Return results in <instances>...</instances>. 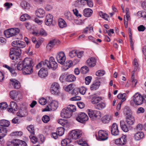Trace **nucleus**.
Listing matches in <instances>:
<instances>
[{"label":"nucleus","mask_w":146,"mask_h":146,"mask_svg":"<svg viewBox=\"0 0 146 146\" xmlns=\"http://www.w3.org/2000/svg\"><path fill=\"white\" fill-rule=\"evenodd\" d=\"M33 62L30 58H26L22 62H19L17 65V69L19 70H22L24 75L30 74L33 71Z\"/></svg>","instance_id":"obj_1"},{"label":"nucleus","mask_w":146,"mask_h":146,"mask_svg":"<svg viewBox=\"0 0 146 146\" xmlns=\"http://www.w3.org/2000/svg\"><path fill=\"white\" fill-rule=\"evenodd\" d=\"M145 95H142L139 93L135 94L130 102V104L133 106L135 104L136 105H139L142 104L144 101Z\"/></svg>","instance_id":"obj_2"},{"label":"nucleus","mask_w":146,"mask_h":146,"mask_svg":"<svg viewBox=\"0 0 146 146\" xmlns=\"http://www.w3.org/2000/svg\"><path fill=\"white\" fill-rule=\"evenodd\" d=\"M21 53V50L19 48H11L9 53L10 57L14 62H17L19 59V56Z\"/></svg>","instance_id":"obj_3"},{"label":"nucleus","mask_w":146,"mask_h":146,"mask_svg":"<svg viewBox=\"0 0 146 146\" xmlns=\"http://www.w3.org/2000/svg\"><path fill=\"white\" fill-rule=\"evenodd\" d=\"M45 61V66L46 68H51L52 69L54 70H55L58 67L57 63L55 60L54 58L52 56L50 57L49 59V60H46Z\"/></svg>","instance_id":"obj_4"},{"label":"nucleus","mask_w":146,"mask_h":146,"mask_svg":"<svg viewBox=\"0 0 146 146\" xmlns=\"http://www.w3.org/2000/svg\"><path fill=\"white\" fill-rule=\"evenodd\" d=\"M87 111L89 117L93 120L100 119L102 117V113L99 111L88 109Z\"/></svg>","instance_id":"obj_5"},{"label":"nucleus","mask_w":146,"mask_h":146,"mask_svg":"<svg viewBox=\"0 0 146 146\" xmlns=\"http://www.w3.org/2000/svg\"><path fill=\"white\" fill-rule=\"evenodd\" d=\"M82 133L80 130H73L69 133L68 138L70 139L76 140L82 136Z\"/></svg>","instance_id":"obj_6"},{"label":"nucleus","mask_w":146,"mask_h":146,"mask_svg":"<svg viewBox=\"0 0 146 146\" xmlns=\"http://www.w3.org/2000/svg\"><path fill=\"white\" fill-rule=\"evenodd\" d=\"M19 29L18 28H12L9 29L4 31V35L7 38L15 36L19 32Z\"/></svg>","instance_id":"obj_7"},{"label":"nucleus","mask_w":146,"mask_h":146,"mask_svg":"<svg viewBox=\"0 0 146 146\" xmlns=\"http://www.w3.org/2000/svg\"><path fill=\"white\" fill-rule=\"evenodd\" d=\"M76 119L78 122L81 123H83L88 120V117L85 113L80 112L77 114Z\"/></svg>","instance_id":"obj_8"},{"label":"nucleus","mask_w":146,"mask_h":146,"mask_svg":"<svg viewBox=\"0 0 146 146\" xmlns=\"http://www.w3.org/2000/svg\"><path fill=\"white\" fill-rule=\"evenodd\" d=\"M58 102L57 101L55 100H53L49 104L50 108H49L48 106L47 107L43 110V111H50V110L52 111H54L56 110L58 107Z\"/></svg>","instance_id":"obj_9"},{"label":"nucleus","mask_w":146,"mask_h":146,"mask_svg":"<svg viewBox=\"0 0 146 146\" xmlns=\"http://www.w3.org/2000/svg\"><path fill=\"white\" fill-rule=\"evenodd\" d=\"M56 58L59 63L61 64H64L66 59L64 53L62 51L59 52L57 54Z\"/></svg>","instance_id":"obj_10"},{"label":"nucleus","mask_w":146,"mask_h":146,"mask_svg":"<svg viewBox=\"0 0 146 146\" xmlns=\"http://www.w3.org/2000/svg\"><path fill=\"white\" fill-rule=\"evenodd\" d=\"M133 66L134 67V70L132 72V74L131 77L132 82L133 84H135L134 86H135L136 84L137 83V80L136 79H135L134 77V73L135 71L137 70L138 69V64L137 61V59L135 58L134 59Z\"/></svg>","instance_id":"obj_11"},{"label":"nucleus","mask_w":146,"mask_h":146,"mask_svg":"<svg viewBox=\"0 0 146 146\" xmlns=\"http://www.w3.org/2000/svg\"><path fill=\"white\" fill-rule=\"evenodd\" d=\"M60 88V85L58 83L56 82L53 83L51 86L50 89L51 93L54 95H58Z\"/></svg>","instance_id":"obj_12"},{"label":"nucleus","mask_w":146,"mask_h":146,"mask_svg":"<svg viewBox=\"0 0 146 146\" xmlns=\"http://www.w3.org/2000/svg\"><path fill=\"white\" fill-rule=\"evenodd\" d=\"M127 142L126 136L123 135L119 138L116 140L115 143L118 145L123 146L125 145Z\"/></svg>","instance_id":"obj_13"},{"label":"nucleus","mask_w":146,"mask_h":146,"mask_svg":"<svg viewBox=\"0 0 146 146\" xmlns=\"http://www.w3.org/2000/svg\"><path fill=\"white\" fill-rule=\"evenodd\" d=\"M98 135L99 138L102 141L107 140L108 138V133L106 131L101 130L98 132Z\"/></svg>","instance_id":"obj_14"},{"label":"nucleus","mask_w":146,"mask_h":146,"mask_svg":"<svg viewBox=\"0 0 146 146\" xmlns=\"http://www.w3.org/2000/svg\"><path fill=\"white\" fill-rule=\"evenodd\" d=\"M72 113L68 109L65 108L63 109L62 111L61 115V117L64 118H69L72 115Z\"/></svg>","instance_id":"obj_15"},{"label":"nucleus","mask_w":146,"mask_h":146,"mask_svg":"<svg viewBox=\"0 0 146 146\" xmlns=\"http://www.w3.org/2000/svg\"><path fill=\"white\" fill-rule=\"evenodd\" d=\"M12 141V146H27L25 141L19 139H14Z\"/></svg>","instance_id":"obj_16"},{"label":"nucleus","mask_w":146,"mask_h":146,"mask_svg":"<svg viewBox=\"0 0 146 146\" xmlns=\"http://www.w3.org/2000/svg\"><path fill=\"white\" fill-rule=\"evenodd\" d=\"M10 108H8V111L10 113H14V111H17L18 109V106L14 101H11L10 104Z\"/></svg>","instance_id":"obj_17"},{"label":"nucleus","mask_w":146,"mask_h":146,"mask_svg":"<svg viewBox=\"0 0 146 146\" xmlns=\"http://www.w3.org/2000/svg\"><path fill=\"white\" fill-rule=\"evenodd\" d=\"M16 114L20 117H24L27 115V110L25 108H21L19 109Z\"/></svg>","instance_id":"obj_18"},{"label":"nucleus","mask_w":146,"mask_h":146,"mask_svg":"<svg viewBox=\"0 0 146 146\" xmlns=\"http://www.w3.org/2000/svg\"><path fill=\"white\" fill-rule=\"evenodd\" d=\"M53 18V16L51 14H49L47 15L45 20V24L48 26L52 25Z\"/></svg>","instance_id":"obj_19"},{"label":"nucleus","mask_w":146,"mask_h":146,"mask_svg":"<svg viewBox=\"0 0 146 146\" xmlns=\"http://www.w3.org/2000/svg\"><path fill=\"white\" fill-rule=\"evenodd\" d=\"M111 133L114 135H117L119 134V131L117 124L115 123H114L112 125Z\"/></svg>","instance_id":"obj_20"},{"label":"nucleus","mask_w":146,"mask_h":146,"mask_svg":"<svg viewBox=\"0 0 146 146\" xmlns=\"http://www.w3.org/2000/svg\"><path fill=\"white\" fill-rule=\"evenodd\" d=\"M96 62V59L94 57H91L87 60L86 63L88 66L90 68L94 67Z\"/></svg>","instance_id":"obj_21"},{"label":"nucleus","mask_w":146,"mask_h":146,"mask_svg":"<svg viewBox=\"0 0 146 146\" xmlns=\"http://www.w3.org/2000/svg\"><path fill=\"white\" fill-rule=\"evenodd\" d=\"M11 84L13 88L16 89H19L21 87V84L19 81L15 79H11L10 80Z\"/></svg>","instance_id":"obj_22"},{"label":"nucleus","mask_w":146,"mask_h":146,"mask_svg":"<svg viewBox=\"0 0 146 146\" xmlns=\"http://www.w3.org/2000/svg\"><path fill=\"white\" fill-rule=\"evenodd\" d=\"M60 41L58 40H54L50 41L46 46V48L48 50H50L58 42L59 44Z\"/></svg>","instance_id":"obj_23"},{"label":"nucleus","mask_w":146,"mask_h":146,"mask_svg":"<svg viewBox=\"0 0 146 146\" xmlns=\"http://www.w3.org/2000/svg\"><path fill=\"white\" fill-rule=\"evenodd\" d=\"M46 69V68H44V67H43L41 68L39 71L38 74L40 77L43 78L47 76L48 72Z\"/></svg>","instance_id":"obj_24"},{"label":"nucleus","mask_w":146,"mask_h":146,"mask_svg":"<svg viewBox=\"0 0 146 146\" xmlns=\"http://www.w3.org/2000/svg\"><path fill=\"white\" fill-rule=\"evenodd\" d=\"M126 123L129 125H133L135 121V119L133 115H128L126 117Z\"/></svg>","instance_id":"obj_25"},{"label":"nucleus","mask_w":146,"mask_h":146,"mask_svg":"<svg viewBox=\"0 0 146 146\" xmlns=\"http://www.w3.org/2000/svg\"><path fill=\"white\" fill-rule=\"evenodd\" d=\"M83 13L84 16L89 17L92 14L93 11L90 8H86L83 10Z\"/></svg>","instance_id":"obj_26"},{"label":"nucleus","mask_w":146,"mask_h":146,"mask_svg":"<svg viewBox=\"0 0 146 146\" xmlns=\"http://www.w3.org/2000/svg\"><path fill=\"white\" fill-rule=\"evenodd\" d=\"M102 99V97L93 96L91 100V102L92 104H95L99 102Z\"/></svg>","instance_id":"obj_27"},{"label":"nucleus","mask_w":146,"mask_h":146,"mask_svg":"<svg viewBox=\"0 0 146 146\" xmlns=\"http://www.w3.org/2000/svg\"><path fill=\"white\" fill-rule=\"evenodd\" d=\"M58 24L60 28H63L66 27L67 25L66 22L62 18H59L58 21Z\"/></svg>","instance_id":"obj_28"},{"label":"nucleus","mask_w":146,"mask_h":146,"mask_svg":"<svg viewBox=\"0 0 146 146\" xmlns=\"http://www.w3.org/2000/svg\"><path fill=\"white\" fill-rule=\"evenodd\" d=\"M65 18L69 21L73 20L74 17L72 14L69 11H66L64 13Z\"/></svg>","instance_id":"obj_29"},{"label":"nucleus","mask_w":146,"mask_h":146,"mask_svg":"<svg viewBox=\"0 0 146 146\" xmlns=\"http://www.w3.org/2000/svg\"><path fill=\"white\" fill-rule=\"evenodd\" d=\"M45 13L44 10L42 9H39L36 11L35 14L36 16L40 18H42Z\"/></svg>","instance_id":"obj_30"},{"label":"nucleus","mask_w":146,"mask_h":146,"mask_svg":"<svg viewBox=\"0 0 146 146\" xmlns=\"http://www.w3.org/2000/svg\"><path fill=\"white\" fill-rule=\"evenodd\" d=\"M144 135V134L143 132H138L135 134L134 138L137 141L139 140L143 137Z\"/></svg>","instance_id":"obj_31"},{"label":"nucleus","mask_w":146,"mask_h":146,"mask_svg":"<svg viewBox=\"0 0 146 146\" xmlns=\"http://www.w3.org/2000/svg\"><path fill=\"white\" fill-rule=\"evenodd\" d=\"M19 94L16 92L15 90H13L10 92V98L14 100H16L17 98V96L19 95Z\"/></svg>","instance_id":"obj_32"},{"label":"nucleus","mask_w":146,"mask_h":146,"mask_svg":"<svg viewBox=\"0 0 146 146\" xmlns=\"http://www.w3.org/2000/svg\"><path fill=\"white\" fill-rule=\"evenodd\" d=\"M100 82H94L90 87V89L92 90H95L97 89L99 87Z\"/></svg>","instance_id":"obj_33"},{"label":"nucleus","mask_w":146,"mask_h":146,"mask_svg":"<svg viewBox=\"0 0 146 146\" xmlns=\"http://www.w3.org/2000/svg\"><path fill=\"white\" fill-rule=\"evenodd\" d=\"M10 125V122L8 120L5 119L0 120V126L8 127Z\"/></svg>","instance_id":"obj_34"},{"label":"nucleus","mask_w":146,"mask_h":146,"mask_svg":"<svg viewBox=\"0 0 146 146\" xmlns=\"http://www.w3.org/2000/svg\"><path fill=\"white\" fill-rule=\"evenodd\" d=\"M7 133V130L6 128L0 127V136L2 138L4 137L6 135Z\"/></svg>","instance_id":"obj_35"},{"label":"nucleus","mask_w":146,"mask_h":146,"mask_svg":"<svg viewBox=\"0 0 146 146\" xmlns=\"http://www.w3.org/2000/svg\"><path fill=\"white\" fill-rule=\"evenodd\" d=\"M123 113L125 115H131V111L129 107L128 106H125L124 108Z\"/></svg>","instance_id":"obj_36"},{"label":"nucleus","mask_w":146,"mask_h":146,"mask_svg":"<svg viewBox=\"0 0 146 146\" xmlns=\"http://www.w3.org/2000/svg\"><path fill=\"white\" fill-rule=\"evenodd\" d=\"M106 106V104L104 102L99 103L95 106L96 109L98 110H101L104 108Z\"/></svg>","instance_id":"obj_37"},{"label":"nucleus","mask_w":146,"mask_h":146,"mask_svg":"<svg viewBox=\"0 0 146 146\" xmlns=\"http://www.w3.org/2000/svg\"><path fill=\"white\" fill-rule=\"evenodd\" d=\"M66 79L67 82H72L76 80V77L72 74H69L66 76Z\"/></svg>","instance_id":"obj_38"},{"label":"nucleus","mask_w":146,"mask_h":146,"mask_svg":"<svg viewBox=\"0 0 146 146\" xmlns=\"http://www.w3.org/2000/svg\"><path fill=\"white\" fill-rule=\"evenodd\" d=\"M120 124L121 129L124 132H127L128 131V128L123 121H121Z\"/></svg>","instance_id":"obj_39"},{"label":"nucleus","mask_w":146,"mask_h":146,"mask_svg":"<svg viewBox=\"0 0 146 146\" xmlns=\"http://www.w3.org/2000/svg\"><path fill=\"white\" fill-rule=\"evenodd\" d=\"M5 67L7 68L9 71L11 72L13 76H15L17 75V73L15 72V70L13 68L8 65L5 64L4 65Z\"/></svg>","instance_id":"obj_40"},{"label":"nucleus","mask_w":146,"mask_h":146,"mask_svg":"<svg viewBox=\"0 0 146 146\" xmlns=\"http://www.w3.org/2000/svg\"><path fill=\"white\" fill-rule=\"evenodd\" d=\"M111 115H107L103 117L102 118V121L104 123H108L111 119Z\"/></svg>","instance_id":"obj_41"},{"label":"nucleus","mask_w":146,"mask_h":146,"mask_svg":"<svg viewBox=\"0 0 146 146\" xmlns=\"http://www.w3.org/2000/svg\"><path fill=\"white\" fill-rule=\"evenodd\" d=\"M30 16L27 14H25L22 15L20 17V20L24 21L26 20L29 19H30Z\"/></svg>","instance_id":"obj_42"},{"label":"nucleus","mask_w":146,"mask_h":146,"mask_svg":"<svg viewBox=\"0 0 146 146\" xmlns=\"http://www.w3.org/2000/svg\"><path fill=\"white\" fill-rule=\"evenodd\" d=\"M67 110H68L69 111L71 112V113L73 112H74L76 110V106L72 105H69L66 108H65Z\"/></svg>","instance_id":"obj_43"},{"label":"nucleus","mask_w":146,"mask_h":146,"mask_svg":"<svg viewBox=\"0 0 146 146\" xmlns=\"http://www.w3.org/2000/svg\"><path fill=\"white\" fill-rule=\"evenodd\" d=\"M58 122L59 124L63 126L64 127H67V123L66 121H65L64 119H60L58 120Z\"/></svg>","instance_id":"obj_44"},{"label":"nucleus","mask_w":146,"mask_h":146,"mask_svg":"<svg viewBox=\"0 0 146 146\" xmlns=\"http://www.w3.org/2000/svg\"><path fill=\"white\" fill-rule=\"evenodd\" d=\"M126 95H127L125 93L119 94L118 95L117 97L118 99H121V102H122L126 100L125 97Z\"/></svg>","instance_id":"obj_45"},{"label":"nucleus","mask_w":146,"mask_h":146,"mask_svg":"<svg viewBox=\"0 0 146 146\" xmlns=\"http://www.w3.org/2000/svg\"><path fill=\"white\" fill-rule=\"evenodd\" d=\"M70 139L66 138L63 139L61 141V145L62 146H66L70 142Z\"/></svg>","instance_id":"obj_46"},{"label":"nucleus","mask_w":146,"mask_h":146,"mask_svg":"<svg viewBox=\"0 0 146 146\" xmlns=\"http://www.w3.org/2000/svg\"><path fill=\"white\" fill-rule=\"evenodd\" d=\"M64 128L60 127L57 128V131L58 133V135L59 136L62 135L64 133Z\"/></svg>","instance_id":"obj_47"},{"label":"nucleus","mask_w":146,"mask_h":146,"mask_svg":"<svg viewBox=\"0 0 146 146\" xmlns=\"http://www.w3.org/2000/svg\"><path fill=\"white\" fill-rule=\"evenodd\" d=\"M27 129L29 132L31 133V135H35L34 129L33 125H30L28 126L27 127Z\"/></svg>","instance_id":"obj_48"},{"label":"nucleus","mask_w":146,"mask_h":146,"mask_svg":"<svg viewBox=\"0 0 146 146\" xmlns=\"http://www.w3.org/2000/svg\"><path fill=\"white\" fill-rule=\"evenodd\" d=\"M21 5L24 9L29 8V4L25 1H22L21 3Z\"/></svg>","instance_id":"obj_49"},{"label":"nucleus","mask_w":146,"mask_h":146,"mask_svg":"<svg viewBox=\"0 0 146 146\" xmlns=\"http://www.w3.org/2000/svg\"><path fill=\"white\" fill-rule=\"evenodd\" d=\"M73 66L72 61L71 60H68L66 61V64L65 65L66 69H68V68H70Z\"/></svg>","instance_id":"obj_50"},{"label":"nucleus","mask_w":146,"mask_h":146,"mask_svg":"<svg viewBox=\"0 0 146 146\" xmlns=\"http://www.w3.org/2000/svg\"><path fill=\"white\" fill-rule=\"evenodd\" d=\"M45 61H41L36 66V68L37 69H38L40 68H46V66H45Z\"/></svg>","instance_id":"obj_51"},{"label":"nucleus","mask_w":146,"mask_h":146,"mask_svg":"<svg viewBox=\"0 0 146 146\" xmlns=\"http://www.w3.org/2000/svg\"><path fill=\"white\" fill-rule=\"evenodd\" d=\"M89 71V68L86 66L82 67L81 69V72L83 74H86Z\"/></svg>","instance_id":"obj_52"},{"label":"nucleus","mask_w":146,"mask_h":146,"mask_svg":"<svg viewBox=\"0 0 146 146\" xmlns=\"http://www.w3.org/2000/svg\"><path fill=\"white\" fill-rule=\"evenodd\" d=\"M99 15L100 17L106 20H108L109 16L107 14L104 13L102 11H100L99 12Z\"/></svg>","instance_id":"obj_53"},{"label":"nucleus","mask_w":146,"mask_h":146,"mask_svg":"<svg viewBox=\"0 0 146 146\" xmlns=\"http://www.w3.org/2000/svg\"><path fill=\"white\" fill-rule=\"evenodd\" d=\"M34 135H30L29 136V138L31 142L33 143H35L37 142V139L36 137L34 136Z\"/></svg>","instance_id":"obj_54"},{"label":"nucleus","mask_w":146,"mask_h":146,"mask_svg":"<svg viewBox=\"0 0 146 146\" xmlns=\"http://www.w3.org/2000/svg\"><path fill=\"white\" fill-rule=\"evenodd\" d=\"M22 135V132L21 131H16L12 133L10 135L11 136H21Z\"/></svg>","instance_id":"obj_55"},{"label":"nucleus","mask_w":146,"mask_h":146,"mask_svg":"<svg viewBox=\"0 0 146 146\" xmlns=\"http://www.w3.org/2000/svg\"><path fill=\"white\" fill-rule=\"evenodd\" d=\"M50 120L49 117L47 115H44L42 118V120L44 123H47Z\"/></svg>","instance_id":"obj_56"},{"label":"nucleus","mask_w":146,"mask_h":146,"mask_svg":"<svg viewBox=\"0 0 146 146\" xmlns=\"http://www.w3.org/2000/svg\"><path fill=\"white\" fill-rule=\"evenodd\" d=\"M77 52L76 50H73L70 51L69 53V56L71 58L75 56L77 54Z\"/></svg>","instance_id":"obj_57"},{"label":"nucleus","mask_w":146,"mask_h":146,"mask_svg":"<svg viewBox=\"0 0 146 146\" xmlns=\"http://www.w3.org/2000/svg\"><path fill=\"white\" fill-rule=\"evenodd\" d=\"M105 74V72L103 70H99L96 73L97 76H101L104 75Z\"/></svg>","instance_id":"obj_58"},{"label":"nucleus","mask_w":146,"mask_h":146,"mask_svg":"<svg viewBox=\"0 0 146 146\" xmlns=\"http://www.w3.org/2000/svg\"><path fill=\"white\" fill-rule=\"evenodd\" d=\"M36 35L37 36H39V35H41L42 36H46V33L45 31L43 29H41L40 30V31L36 33Z\"/></svg>","instance_id":"obj_59"},{"label":"nucleus","mask_w":146,"mask_h":146,"mask_svg":"<svg viewBox=\"0 0 146 146\" xmlns=\"http://www.w3.org/2000/svg\"><path fill=\"white\" fill-rule=\"evenodd\" d=\"M39 103L42 105H44L46 103V99L43 98H40L39 100Z\"/></svg>","instance_id":"obj_60"},{"label":"nucleus","mask_w":146,"mask_h":146,"mask_svg":"<svg viewBox=\"0 0 146 146\" xmlns=\"http://www.w3.org/2000/svg\"><path fill=\"white\" fill-rule=\"evenodd\" d=\"M19 42L18 47H15V48H18L20 49V48H23L25 47V44L24 42L20 40ZM13 48H15V47Z\"/></svg>","instance_id":"obj_61"},{"label":"nucleus","mask_w":146,"mask_h":146,"mask_svg":"<svg viewBox=\"0 0 146 146\" xmlns=\"http://www.w3.org/2000/svg\"><path fill=\"white\" fill-rule=\"evenodd\" d=\"M92 79V77L90 76L86 77L85 78V83L86 85H88Z\"/></svg>","instance_id":"obj_62"},{"label":"nucleus","mask_w":146,"mask_h":146,"mask_svg":"<svg viewBox=\"0 0 146 146\" xmlns=\"http://www.w3.org/2000/svg\"><path fill=\"white\" fill-rule=\"evenodd\" d=\"M79 91L80 93L82 95L84 94L86 91V88L84 87H82L79 89Z\"/></svg>","instance_id":"obj_63"},{"label":"nucleus","mask_w":146,"mask_h":146,"mask_svg":"<svg viewBox=\"0 0 146 146\" xmlns=\"http://www.w3.org/2000/svg\"><path fill=\"white\" fill-rule=\"evenodd\" d=\"M7 104L6 102H2L0 103V109H6L7 107Z\"/></svg>","instance_id":"obj_64"}]
</instances>
